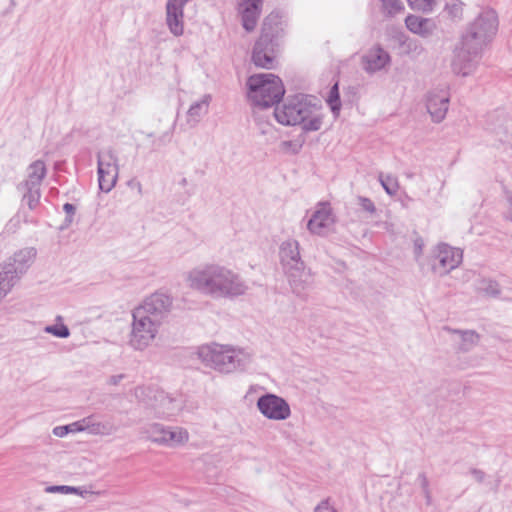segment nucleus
<instances>
[{"label":"nucleus","mask_w":512,"mask_h":512,"mask_svg":"<svg viewBox=\"0 0 512 512\" xmlns=\"http://www.w3.org/2000/svg\"><path fill=\"white\" fill-rule=\"evenodd\" d=\"M188 286L214 299H233L245 295L249 287L242 276L218 263L199 265L187 273Z\"/></svg>","instance_id":"1"},{"label":"nucleus","mask_w":512,"mask_h":512,"mask_svg":"<svg viewBox=\"0 0 512 512\" xmlns=\"http://www.w3.org/2000/svg\"><path fill=\"white\" fill-rule=\"evenodd\" d=\"M319 109L316 98L297 94L287 97L281 106H276L274 116L282 125H300L305 132L318 131L322 125Z\"/></svg>","instance_id":"2"},{"label":"nucleus","mask_w":512,"mask_h":512,"mask_svg":"<svg viewBox=\"0 0 512 512\" xmlns=\"http://www.w3.org/2000/svg\"><path fill=\"white\" fill-rule=\"evenodd\" d=\"M197 355L205 366L222 374L243 372L253 360L247 349L215 342L200 346Z\"/></svg>","instance_id":"3"},{"label":"nucleus","mask_w":512,"mask_h":512,"mask_svg":"<svg viewBox=\"0 0 512 512\" xmlns=\"http://www.w3.org/2000/svg\"><path fill=\"white\" fill-rule=\"evenodd\" d=\"M247 86L249 100L261 108L278 104L285 94L282 80L272 73L251 75L247 80Z\"/></svg>","instance_id":"4"},{"label":"nucleus","mask_w":512,"mask_h":512,"mask_svg":"<svg viewBox=\"0 0 512 512\" xmlns=\"http://www.w3.org/2000/svg\"><path fill=\"white\" fill-rule=\"evenodd\" d=\"M498 29V17L494 10L482 11L473 22H471L461 41L467 46H472L480 52L492 41Z\"/></svg>","instance_id":"5"},{"label":"nucleus","mask_w":512,"mask_h":512,"mask_svg":"<svg viewBox=\"0 0 512 512\" xmlns=\"http://www.w3.org/2000/svg\"><path fill=\"white\" fill-rule=\"evenodd\" d=\"M132 318L133 322L129 343L135 350H144L156 338L162 324L139 313L136 309L132 312Z\"/></svg>","instance_id":"6"},{"label":"nucleus","mask_w":512,"mask_h":512,"mask_svg":"<svg viewBox=\"0 0 512 512\" xmlns=\"http://www.w3.org/2000/svg\"><path fill=\"white\" fill-rule=\"evenodd\" d=\"M462 260L463 252L461 249L446 243H440L432 252L430 265L435 274L443 276L457 268L462 263Z\"/></svg>","instance_id":"7"},{"label":"nucleus","mask_w":512,"mask_h":512,"mask_svg":"<svg viewBox=\"0 0 512 512\" xmlns=\"http://www.w3.org/2000/svg\"><path fill=\"white\" fill-rule=\"evenodd\" d=\"M173 307V298L168 293L156 291L147 296L135 309L156 322L163 323Z\"/></svg>","instance_id":"8"},{"label":"nucleus","mask_w":512,"mask_h":512,"mask_svg":"<svg viewBox=\"0 0 512 512\" xmlns=\"http://www.w3.org/2000/svg\"><path fill=\"white\" fill-rule=\"evenodd\" d=\"M145 433L152 442L168 447L184 445L189 440V433L186 429L164 426L159 423L148 425Z\"/></svg>","instance_id":"9"},{"label":"nucleus","mask_w":512,"mask_h":512,"mask_svg":"<svg viewBox=\"0 0 512 512\" xmlns=\"http://www.w3.org/2000/svg\"><path fill=\"white\" fill-rule=\"evenodd\" d=\"M117 162L118 158L111 149L103 153H98V183L101 191L108 193L116 185L119 174Z\"/></svg>","instance_id":"10"},{"label":"nucleus","mask_w":512,"mask_h":512,"mask_svg":"<svg viewBox=\"0 0 512 512\" xmlns=\"http://www.w3.org/2000/svg\"><path fill=\"white\" fill-rule=\"evenodd\" d=\"M482 52L461 41L454 51L451 68L454 74L467 77L472 75L479 64Z\"/></svg>","instance_id":"11"},{"label":"nucleus","mask_w":512,"mask_h":512,"mask_svg":"<svg viewBox=\"0 0 512 512\" xmlns=\"http://www.w3.org/2000/svg\"><path fill=\"white\" fill-rule=\"evenodd\" d=\"M256 406L259 412L269 420L283 421L291 416L289 403L276 394L266 393L260 396Z\"/></svg>","instance_id":"12"},{"label":"nucleus","mask_w":512,"mask_h":512,"mask_svg":"<svg viewBox=\"0 0 512 512\" xmlns=\"http://www.w3.org/2000/svg\"><path fill=\"white\" fill-rule=\"evenodd\" d=\"M143 393L147 398L146 406L154 410L158 417L173 416L181 408L179 401L163 390L147 388Z\"/></svg>","instance_id":"13"},{"label":"nucleus","mask_w":512,"mask_h":512,"mask_svg":"<svg viewBox=\"0 0 512 512\" xmlns=\"http://www.w3.org/2000/svg\"><path fill=\"white\" fill-rule=\"evenodd\" d=\"M335 223V215L329 202H319L308 220L307 229L311 234L322 236Z\"/></svg>","instance_id":"14"},{"label":"nucleus","mask_w":512,"mask_h":512,"mask_svg":"<svg viewBox=\"0 0 512 512\" xmlns=\"http://www.w3.org/2000/svg\"><path fill=\"white\" fill-rule=\"evenodd\" d=\"M289 286L292 292L301 299H307L309 292L313 288L314 278L310 269L306 266L296 267L285 271Z\"/></svg>","instance_id":"15"},{"label":"nucleus","mask_w":512,"mask_h":512,"mask_svg":"<svg viewBox=\"0 0 512 512\" xmlns=\"http://www.w3.org/2000/svg\"><path fill=\"white\" fill-rule=\"evenodd\" d=\"M237 12L247 32L255 30L262 13L264 0H236Z\"/></svg>","instance_id":"16"},{"label":"nucleus","mask_w":512,"mask_h":512,"mask_svg":"<svg viewBox=\"0 0 512 512\" xmlns=\"http://www.w3.org/2000/svg\"><path fill=\"white\" fill-rule=\"evenodd\" d=\"M279 43H273L264 38H258L252 51V62L255 66L265 69H272L276 60V48Z\"/></svg>","instance_id":"17"},{"label":"nucleus","mask_w":512,"mask_h":512,"mask_svg":"<svg viewBox=\"0 0 512 512\" xmlns=\"http://www.w3.org/2000/svg\"><path fill=\"white\" fill-rule=\"evenodd\" d=\"M448 107L449 93L446 90H432L427 94L426 108L433 122H442L446 117Z\"/></svg>","instance_id":"18"},{"label":"nucleus","mask_w":512,"mask_h":512,"mask_svg":"<svg viewBox=\"0 0 512 512\" xmlns=\"http://www.w3.org/2000/svg\"><path fill=\"white\" fill-rule=\"evenodd\" d=\"M188 0H168L166 3V24L176 37L184 33V7Z\"/></svg>","instance_id":"19"},{"label":"nucleus","mask_w":512,"mask_h":512,"mask_svg":"<svg viewBox=\"0 0 512 512\" xmlns=\"http://www.w3.org/2000/svg\"><path fill=\"white\" fill-rule=\"evenodd\" d=\"M279 258L284 272L305 265L300 254V244L295 239L289 238L280 244Z\"/></svg>","instance_id":"20"},{"label":"nucleus","mask_w":512,"mask_h":512,"mask_svg":"<svg viewBox=\"0 0 512 512\" xmlns=\"http://www.w3.org/2000/svg\"><path fill=\"white\" fill-rule=\"evenodd\" d=\"M284 36V22L279 12H271L268 14L262 24L261 34L259 38L270 40L273 43H279V40Z\"/></svg>","instance_id":"21"},{"label":"nucleus","mask_w":512,"mask_h":512,"mask_svg":"<svg viewBox=\"0 0 512 512\" xmlns=\"http://www.w3.org/2000/svg\"><path fill=\"white\" fill-rule=\"evenodd\" d=\"M390 55L380 46H374L362 56L363 69L368 73H375L390 63Z\"/></svg>","instance_id":"22"},{"label":"nucleus","mask_w":512,"mask_h":512,"mask_svg":"<svg viewBox=\"0 0 512 512\" xmlns=\"http://www.w3.org/2000/svg\"><path fill=\"white\" fill-rule=\"evenodd\" d=\"M405 25L409 31L422 37L433 35L437 29V24L434 19L423 18L416 15H408L405 19Z\"/></svg>","instance_id":"23"},{"label":"nucleus","mask_w":512,"mask_h":512,"mask_svg":"<svg viewBox=\"0 0 512 512\" xmlns=\"http://www.w3.org/2000/svg\"><path fill=\"white\" fill-rule=\"evenodd\" d=\"M212 101L210 94H204L200 99L193 102L187 111V124L190 127H195L201 119L208 114L209 107Z\"/></svg>","instance_id":"24"},{"label":"nucleus","mask_w":512,"mask_h":512,"mask_svg":"<svg viewBox=\"0 0 512 512\" xmlns=\"http://www.w3.org/2000/svg\"><path fill=\"white\" fill-rule=\"evenodd\" d=\"M444 330L460 336L458 350L461 352H468L472 350L480 340V335L474 330H459L452 329L450 327H444Z\"/></svg>","instance_id":"25"},{"label":"nucleus","mask_w":512,"mask_h":512,"mask_svg":"<svg viewBox=\"0 0 512 512\" xmlns=\"http://www.w3.org/2000/svg\"><path fill=\"white\" fill-rule=\"evenodd\" d=\"M27 179L24 183L25 187H40L43 179L47 174L44 161L36 160L32 162L27 169Z\"/></svg>","instance_id":"26"},{"label":"nucleus","mask_w":512,"mask_h":512,"mask_svg":"<svg viewBox=\"0 0 512 512\" xmlns=\"http://www.w3.org/2000/svg\"><path fill=\"white\" fill-rule=\"evenodd\" d=\"M381 13L387 18H393L405 9L401 0H380Z\"/></svg>","instance_id":"27"},{"label":"nucleus","mask_w":512,"mask_h":512,"mask_svg":"<svg viewBox=\"0 0 512 512\" xmlns=\"http://www.w3.org/2000/svg\"><path fill=\"white\" fill-rule=\"evenodd\" d=\"M444 14L453 22L462 20L463 3L459 0H452L445 5Z\"/></svg>","instance_id":"28"},{"label":"nucleus","mask_w":512,"mask_h":512,"mask_svg":"<svg viewBox=\"0 0 512 512\" xmlns=\"http://www.w3.org/2000/svg\"><path fill=\"white\" fill-rule=\"evenodd\" d=\"M378 179L387 194L393 196L398 192L399 184L396 177L380 173Z\"/></svg>","instance_id":"29"},{"label":"nucleus","mask_w":512,"mask_h":512,"mask_svg":"<svg viewBox=\"0 0 512 512\" xmlns=\"http://www.w3.org/2000/svg\"><path fill=\"white\" fill-rule=\"evenodd\" d=\"M478 289L488 296L497 297L501 293L498 282L491 279H482L479 283Z\"/></svg>","instance_id":"30"},{"label":"nucleus","mask_w":512,"mask_h":512,"mask_svg":"<svg viewBox=\"0 0 512 512\" xmlns=\"http://www.w3.org/2000/svg\"><path fill=\"white\" fill-rule=\"evenodd\" d=\"M26 193L23 196V201L26 202L28 207L33 210L39 204L41 197L40 187H25Z\"/></svg>","instance_id":"31"},{"label":"nucleus","mask_w":512,"mask_h":512,"mask_svg":"<svg viewBox=\"0 0 512 512\" xmlns=\"http://www.w3.org/2000/svg\"><path fill=\"white\" fill-rule=\"evenodd\" d=\"M327 102L330 105L331 110L334 113H338L339 112V110L341 108V102H340V94H339L338 83H335L332 86V88L330 89Z\"/></svg>","instance_id":"32"},{"label":"nucleus","mask_w":512,"mask_h":512,"mask_svg":"<svg viewBox=\"0 0 512 512\" xmlns=\"http://www.w3.org/2000/svg\"><path fill=\"white\" fill-rule=\"evenodd\" d=\"M117 428L111 422H94L91 434L93 435H111Z\"/></svg>","instance_id":"33"},{"label":"nucleus","mask_w":512,"mask_h":512,"mask_svg":"<svg viewBox=\"0 0 512 512\" xmlns=\"http://www.w3.org/2000/svg\"><path fill=\"white\" fill-rule=\"evenodd\" d=\"M413 10L430 12L434 7V0H407Z\"/></svg>","instance_id":"34"},{"label":"nucleus","mask_w":512,"mask_h":512,"mask_svg":"<svg viewBox=\"0 0 512 512\" xmlns=\"http://www.w3.org/2000/svg\"><path fill=\"white\" fill-rule=\"evenodd\" d=\"M303 142L298 140H287L280 144L281 150L285 153L298 154L302 149Z\"/></svg>","instance_id":"35"},{"label":"nucleus","mask_w":512,"mask_h":512,"mask_svg":"<svg viewBox=\"0 0 512 512\" xmlns=\"http://www.w3.org/2000/svg\"><path fill=\"white\" fill-rule=\"evenodd\" d=\"M44 330L58 338H67L70 335L69 328L64 324L46 326Z\"/></svg>","instance_id":"36"},{"label":"nucleus","mask_w":512,"mask_h":512,"mask_svg":"<svg viewBox=\"0 0 512 512\" xmlns=\"http://www.w3.org/2000/svg\"><path fill=\"white\" fill-rule=\"evenodd\" d=\"M46 493L77 494L79 488L67 485H52L45 488Z\"/></svg>","instance_id":"37"},{"label":"nucleus","mask_w":512,"mask_h":512,"mask_svg":"<svg viewBox=\"0 0 512 512\" xmlns=\"http://www.w3.org/2000/svg\"><path fill=\"white\" fill-rule=\"evenodd\" d=\"M358 205L361 207V209L365 212H367L370 215H373L376 213V206L373 203V201L364 196H358L357 197Z\"/></svg>","instance_id":"38"},{"label":"nucleus","mask_w":512,"mask_h":512,"mask_svg":"<svg viewBox=\"0 0 512 512\" xmlns=\"http://www.w3.org/2000/svg\"><path fill=\"white\" fill-rule=\"evenodd\" d=\"M63 210L66 213V217H65L64 223L61 226L62 230L65 228H68L72 224L73 217H74V214L76 211V207L71 203H65L63 205Z\"/></svg>","instance_id":"39"},{"label":"nucleus","mask_w":512,"mask_h":512,"mask_svg":"<svg viewBox=\"0 0 512 512\" xmlns=\"http://www.w3.org/2000/svg\"><path fill=\"white\" fill-rule=\"evenodd\" d=\"M314 512H338L333 506L330 505L328 500H323L316 506Z\"/></svg>","instance_id":"40"},{"label":"nucleus","mask_w":512,"mask_h":512,"mask_svg":"<svg viewBox=\"0 0 512 512\" xmlns=\"http://www.w3.org/2000/svg\"><path fill=\"white\" fill-rule=\"evenodd\" d=\"M80 422L82 424L83 431H88L91 434L95 422L94 416L90 415L88 417H85L81 419Z\"/></svg>","instance_id":"41"},{"label":"nucleus","mask_w":512,"mask_h":512,"mask_svg":"<svg viewBox=\"0 0 512 512\" xmlns=\"http://www.w3.org/2000/svg\"><path fill=\"white\" fill-rule=\"evenodd\" d=\"M506 200H507V208L504 213L505 219L512 222V193L507 192L506 193Z\"/></svg>","instance_id":"42"},{"label":"nucleus","mask_w":512,"mask_h":512,"mask_svg":"<svg viewBox=\"0 0 512 512\" xmlns=\"http://www.w3.org/2000/svg\"><path fill=\"white\" fill-rule=\"evenodd\" d=\"M470 473L478 483H483L486 478L485 472L477 468L471 469Z\"/></svg>","instance_id":"43"},{"label":"nucleus","mask_w":512,"mask_h":512,"mask_svg":"<svg viewBox=\"0 0 512 512\" xmlns=\"http://www.w3.org/2000/svg\"><path fill=\"white\" fill-rule=\"evenodd\" d=\"M417 480L422 488V491L430 489L429 488V480L425 473H419Z\"/></svg>","instance_id":"44"},{"label":"nucleus","mask_w":512,"mask_h":512,"mask_svg":"<svg viewBox=\"0 0 512 512\" xmlns=\"http://www.w3.org/2000/svg\"><path fill=\"white\" fill-rule=\"evenodd\" d=\"M67 427H68V431L72 432V433L83 431L82 424H81L80 420L68 424Z\"/></svg>","instance_id":"45"},{"label":"nucleus","mask_w":512,"mask_h":512,"mask_svg":"<svg viewBox=\"0 0 512 512\" xmlns=\"http://www.w3.org/2000/svg\"><path fill=\"white\" fill-rule=\"evenodd\" d=\"M54 435L58 437H64L69 433L67 425L65 426H58L53 429Z\"/></svg>","instance_id":"46"},{"label":"nucleus","mask_w":512,"mask_h":512,"mask_svg":"<svg viewBox=\"0 0 512 512\" xmlns=\"http://www.w3.org/2000/svg\"><path fill=\"white\" fill-rule=\"evenodd\" d=\"M127 185L131 188H135L140 196L143 194L142 184L139 181L132 179L128 181Z\"/></svg>","instance_id":"47"},{"label":"nucleus","mask_w":512,"mask_h":512,"mask_svg":"<svg viewBox=\"0 0 512 512\" xmlns=\"http://www.w3.org/2000/svg\"><path fill=\"white\" fill-rule=\"evenodd\" d=\"M124 378V374L113 375L109 378L108 383L111 385H118Z\"/></svg>","instance_id":"48"},{"label":"nucleus","mask_w":512,"mask_h":512,"mask_svg":"<svg viewBox=\"0 0 512 512\" xmlns=\"http://www.w3.org/2000/svg\"><path fill=\"white\" fill-rule=\"evenodd\" d=\"M171 137H172V133H170V132H166V133H164V134H163V135L158 139V141H159V142H161V143H163V144H166V143L170 142Z\"/></svg>","instance_id":"49"},{"label":"nucleus","mask_w":512,"mask_h":512,"mask_svg":"<svg viewBox=\"0 0 512 512\" xmlns=\"http://www.w3.org/2000/svg\"><path fill=\"white\" fill-rule=\"evenodd\" d=\"M422 492H423L424 497H425V499H426V504H427V505H431V503H432V496H431V491H430V489H428V490H424V491H422Z\"/></svg>","instance_id":"50"},{"label":"nucleus","mask_w":512,"mask_h":512,"mask_svg":"<svg viewBox=\"0 0 512 512\" xmlns=\"http://www.w3.org/2000/svg\"><path fill=\"white\" fill-rule=\"evenodd\" d=\"M415 251H416V254H421V252H422V245L416 244Z\"/></svg>","instance_id":"51"},{"label":"nucleus","mask_w":512,"mask_h":512,"mask_svg":"<svg viewBox=\"0 0 512 512\" xmlns=\"http://www.w3.org/2000/svg\"><path fill=\"white\" fill-rule=\"evenodd\" d=\"M186 182H187V181H186V179H185V178H184V179H182V184H186Z\"/></svg>","instance_id":"52"}]
</instances>
